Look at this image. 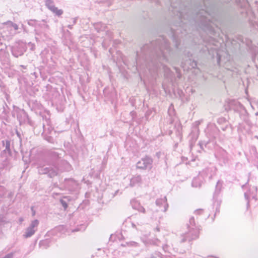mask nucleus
Segmentation results:
<instances>
[{
    "instance_id": "nucleus-1",
    "label": "nucleus",
    "mask_w": 258,
    "mask_h": 258,
    "mask_svg": "<svg viewBox=\"0 0 258 258\" xmlns=\"http://www.w3.org/2000/svg\"><path fill=\"white\" fill-rule=\"evenodd\" d=\"M172 51L167 40L160 37L155 41L144 45L140 52H137V65L143 64L152 73L162 69L166 77H169L171 71L164 62H169Z\"/></svg>"
},
{
    "instance_id": "nucleus-2",
    "label": "nucleus",
    "mask_w": 258,
    "mask_h": 258,
    "mask_svg": "<svg viewBox=\"0 0 258 258\" xmlns=\"http://www.w3.org/2000/svg\"><path fill=\"white\" fill-rule=\"evenodd\" d=\"M222 3H231L239 9L241 17L247 21L251 26L258 25V19L251 7L254 5L258 12V0H222Z\"/></svg>"
},
{
    "instance_id": "nucleus-3",
    "label": "nucleus",
    "mask_w": 258,
    "mask_h": 258,
    "mask_svg": "<svg viewBox=\"0 0 258 258\" xmlns=\"http://www.w3.org/2000/svg\"><path fill=\"white\" fill-rule=\"evenodd\" d=\"M216 14L213 12H210L207 8L206 10H201L196 14L194 17L196 23L205 31L213 32L214 26L217 27L215 23Z\"/></svg>"
},
{
    "instance_id": "nucleus-4",
    "label": "nucleus",
    "mask_w": 258,
    "mask_h": 258,
    "mask_svg": "<svg viewBox=\"0 0 258 258\" xmlns=\"http://www.w3.org/2000/svg\"><path fill=\"white\" fill-rule=\"evenodd\" d=\"M71 166L67 161L62 160L58 167L53 165L47 166H40L38 171L40 174H47L48 176L52 178L60 173L64 171H69L71 170Z\"/></svg>"
},
{
    "instance_id": "nucleus-5",
    "label": "nucleus",
    "mask_w": 258,
    "mask_h": 258,
    "mask_svg": "<svg viewBox=\"0 0 258 258\" xmlns=\"http://www.w3.org/2000/svg\"><path fill=\"white\" fill-rule=\"evenodd\" d=\"M188 232L182 234L181 242L186 241H190L198 238L199 233V228L196 225L195 218L192 217L189 220V224L187 225Z\"/></svg>"
},
{
    "instance_id": "nucleus-6",
    "label": "nucleus",
    "mask_w": 258,
    "mask_h": 258,
    "mask_svg": "<svg viewBox=\"0 0 258 258\" xmlns=\"http://www.w3.org/2000/svg\"><path fill=\"white\" fill-rule=\"evenodd\" d=\"M152 159L149 156H146L137 162V167L141 169H151L152 167Z\"/></svg>"
},
{
    "instance_id": "nucleus-7",
    "label": "nucleus",
    "mask_w": 258,
    "mask_h": 258,
    "mask_svg": "<svg viewBox=\"0 0 258 258\" xmlns=\"http://www.w3.org/2000/svg\"><path fill=\"white\" fill-rule=\"evenodd\" d=\"M61 185L65 189L73 191L77 188L78 182L73 178H66Z\"/></svg>"
},
{
    "instance_id": "nucleus-8",
    "label": "nucleus",
    "mask_w": 258,
    "mask_h": 258,
    "mask_svg": "<svg viewBox=\"0 0 258 258\" xmlns=\"http://www.w3.org/2000/svg\"><path fill=\"white\" fill-rule=\"evenodd\" d=\"M216 167L212 166L205 168L200 172V174L204 179L206 178H208L209 179H211L212 177L216 174Z\"/></svg>"
},
{
    "instance_id": "nucleus-9",
    "label": "nucleus",
    "mask_w": 258,
    "mask_h": 258,
    "mask_svg": "<svg viewBox=\"0 0 258 258\" xmlns=\"http://www.w3.org/2000/svg\"><path fill=\"white\" fill-rule=\"evenodd\" d=\"M197 66V61L192 60L190 58L187 59L185 62L182 61L181 67L184 71H188V70L194 69Z\"/></svg>"
},
{
    "instance_id": "nucleus-10",
    "label": "nucleus",
    "mask_w": 258,
    "mask_h": 258,
    "mask_svg": "<svg viewBox=\"0 0 258 258\" xmlns=\"http://www.w3.org/2000/svg\"><path fill=\"white\" fill-rule=\"evenodd\" d=\"M45 122L43 123V132L42 134H48L53 135L55 133L53 127L51 125V122L49 119H46Z\"/></svg>"
},
{
    "instance_id": "nucleus-11",
    "label": "nucleus",
    "mask_w": 258,
    "mask_h": 258,
    "mask_svg": "<svg viewBox=\"0 0 258 258\" xmlns=\"http://www.w3.org/2000/svg\"><path fill=\"white\" fill-rule=\"evenodd\" d=\"M163 249L165 252L172 254L173 252L177 250L176 247H174V244L171 241L168 240L167 243L163 245Z\"/></svg>"
},
{
    "instance_id": "nucleus-12",
    "label": "nucleus",
    "mask_w": 258,
    "mask_h": 258,
    "mask_svg": "<svg viewBox=\"0 0 258 258\" xmlns=\"http://www.w3.org/2000/svg\"><path fill=\"white\" fill-rule=\"evenodd\" d=\"M156 205L159 208H160L161 206H163V209H161V211L164 212H166L168 208V204L167 203V199L165 197L157 199L156 201Z\"/></svg>"
},
{
    "instance_id": "nucleus-13",
    "label": "nucleus",
    "mask_w": 258,
    "mask_h": 258,
    "mask_svg": "<svg viewBox=\"0 0 258 258\" xmlns=\"http://www.w3.org/2000/svg\"><path fill=\"white\" fill-rule=\"evenodd\" d=\"M252 190L253 191L252 193L251 194L250 191L245 192L244 193V197L245 200L247 201V208L249 206V199L252 198V199L256 200L255 199V194L257 191V188L255 186H253L252 187Z\"/></svg>"
},
{
    "instance_id": "nucleus-14",
    "label": "nucleus",
    "mask_w": 258,
    "mask_h": 258,
    "mask_svg": "<svg viewBox=\"0 0 258 258\" xmlns=\"http://www.w3.org/2000/svg\"><path fill=\"white\" fill-rule=\"evenodd\" d=\"M204 180V178H202V176L199 173V174L196 177H195L193 179L191 183L192 186L195 187H201L202 183H203Z\"/></svg>"
},
{
    "instance_id": "nucleus-15",
    "label": "nucleus",
    "mask_w": 258,
    "mask_h": 258,
    "mask_svg": "<svg viewBox=\"0 0 258 258\" xmlns=\"http://www.w3.org/2000/svg\"><path fill=\"white\" fill-rule=\"evenodd\" d=\"M131 203L133 209L138 210L139 212L145 213V209L137 201L133 200Z\"/></svg>"
},
{
    "instance_id": "nucleus-16",
    "label": "nucleus",
    "mask_w": 258,
    "mask_h": 258,
    "mask_svg": "<svg viewBox=\"0 0 258 258\" xmlns=\"http://www.w3.org/2000/svg\"><path fill=\"white\" fill-rule=\"evenodd\" d=\"M171 7L173 8L174 11H177L179 13V17L180 18L181 20L183 19L185 20V19H189L188 16H185L183 14V12L180 10L181 6H179V8H177L176 6H175L173 2H172L171 3Z\"/></svg>"
},
{
    "instance_id": "nucleus-17",
    "label": "nucleus",
    "mask_w": 258,
    "mask_h": 258,
    "mask_svg": "<svg viewBox=\"0 0 258 258\" xmlns=\"http://www.w3.org/2000/svg\"><path fill=\"white\" fill-rule=\"evenodd\" d=\"M142 177L140 175L133 176L130 180V186L132 187L139 185L142 183Z\"/></svg>"
},
{
    "instance_id": "nucleus-18",
    "label": "nucleus",
    "mask_w": 258,
    "mask_h": 258,
    "mask_svg": "<svg viewBox=\"0 0 258 258\" xmlns=\"http://www.w3.org/2000/svg\"><path fill=\"white\" fill-rule=\"evenodd\" d=\"M3 147L5 149L3 150V152L5 154H8L9 155H11V141L8 140H6L2 141Z\"/></svg>"
},
{
    "instance_id": "nucleus-19",
    "label": "nucleus",
    "mask_w": 258,
    "mask_h": 258,
    "mask_svg": "<svg viewBox=\"0 0 258 258\" xmlns=\"http://www.w3.org/2000/svg\"><path fill=\"white\" fill-rule=\"evenodd\" d=\"M27 118V115L24 110H20L17 114V119L20 123L24 122Z\"/></svg>"
},
{
    "instance_id": "nucleus-20",
    "label": "nucleus",
    "mask_w": 258,
    "mask_h": 258,
    "mask_svg": "<svg viewBox=\"0 0 258 258\" xmlns=\"http://www.w3.org/2000/svg\"><path fill=\"white\" fill-rule=\"evenodd\" d=\"M11 167L9 161L5 159L3 161H0V169L9 170Z\"/></svg>"
},
{
    "instance_id": "nucleus-21",
    "label": "nucleus",
    "mask_w": 258,
    "mask_h": 258,
    "mask_svg": "<svg viewBox=\"0 0 258 258\" xmlns=\"http://www.w3.org/2000/svg\"><path fill=\"white\" fill-rule=\"evenodd\" d=\"M94 28L98 32H99L105 31L106 26L101 22H98L94 24Z\"/></svg>"
},
{
    "instance_id": "nucleus-22",
    "label": "nucleus",
    "mask_w": 258,
    "mask_h": 258,
    "mask_svg": "<svg viewBox=\"0 0 258 258\" xmlns=\"http://www.w3.org/2000/svg\"><path fill=\"white\" fill-rule=\"evenodd\" d=\"M36 231L35 230L27 227L23 236L25 238H29L32 237Z\"/></svg>"
},
{
    "instance_id": "nucleus-23",
    "label": "nucleus",
    "mask_w": 258,
    "mask_h": 258,
    "mask_svg": "<svg viewBox=\"0 0 258 258\" xmlns=\"http://www.w3.org/2000/svg\"><path fill=\"white\" fill-rule=\"evenodd\" d=\"M5 209L4 210L5 212L4 214H0V225H4L5 224L8 223L9 221L8 219V218L6 216V213L5 212H7V208L5 207Z\"/></svg>"
},
{
    "instance_id": "nucleus-24",
    "label": "nucleus",
    "mask_w": 258,
    "mask_h": 258,
    "mask_svg": "<svg viewBox=\"0 0 258 258\" xmlns=\"http://www.w3.org/2000/svg\"><path fill=\"white\" fill-rule=\"evenodd\" d=\"M53 14L57 17H59L63 13V11L61 9H59L55 6L50 10Z\"/></svg>"
},
{
    "instance_id": "nucleus-25",
    "label": "nucleus",
    "mask_w": 258,
    "mask_h": 258,
    "mask_svg": "<svg viewBox=\"0 0 258 258\" xmlns=\"http://www.w3.org/2000/svg\"><path fill=\"white\" fill-rule=\"evenodd\" d=\"M39 224V221L38 220L35 219V220H32L31 222L30 225H29V226L28 227L30 228L31 229L35 230V231H37Z\"/></svg>"
},
{
    "instance_id": "nucleus-26",
    "label": "nucleus",
    "mask_w": 258,
    "mask_h": 258,
    "mask_svg": "<svg viewBox=\"0 0 258 258\" xmlns=\"http://www.w3.org/2000/svg\"><path fill=\"white\" fill-rule=\"evenodd\" d=\"M52 135H50L48 134H42V136L46 141L49 143H53L54 142V139Z\"/></svg>"
},
{
    "instance_id": "nucleus-27",
    "label": "nucleus",
    "mask_w": 258,
    "mask_h": 258,
    "mask_svg": "<svg viewBox=\"0 0 258 258\" xmlns=\"http://www.w3.org/2000/svg\"><path fill=\"white\" fill-rule=\"evenodd\" d=\"M27 24L30 26H33L35 28L38 27V26L40 25V23H38V22L36 20H29L27 22Z\"/></svg>"
},
{
    "instance_id": "nucleus-28",
    "label": "nucleus",
    "mask_w": 258,
    "mask_h": 258,
    "mask_svg": "<svg viewBox=\"0 0 258 258\" xmlns=\"http://www.w3.org/2000/svg\"><path fill=\"white\" fill-rule=\"evenodd\" d=\"M45 5L49 11L55 6L53 0H45Z\"/></svg>"
},
{
    "instance_id": "nucleus-29",
    "label": "nucleus",
    "mask_w": 258,
    "mask_h": 258,
    "mask_svg": "<svg viewBox=\"0 0 258 258\" xmlns=\"http://www.w3.org/2000/svg\"><path fill=\"white\" fill-rule=\"evenodd\" d=\"M240 116V118L243 119L247 124H249L248 116L245 111H244L243 113H241Z\"/></svg>"
},
{
    "instance_id": "nucleus-30",
    "label": "nucleus",
    "mask_w": 258,
    "mask_h": 258,
    "mask_svg": "<svg viewBox=\"0 0 258 258\" xmlns=\"http://www.w3.org/2000/svg\"><path fill=\"white\" fill-rule=\"evenodd\" d=\"M123 246H133V247H137L138 246L139 244L138 243L135 242V241H129V242H126L124 244H121Z\"/></svg>"
},
{
    "instance_id": "nucleus-31",
    "label": "nucleus",
    "mask_w": 258,
    "mask_h": 258,
    "mask_svg": "<svg viewBox=\"0 0 258 258\" xmlns=\"http://www.w3.org/2000/svg\"><path fill=\"white\" fill-rule=\"evenodd\" d=\"M13 55L16 57H18L19 56L22 55L23 54V51H17L16 48H14L12 51Z\"/></svg>"
},
{
    "instance_id": "nucleus-32",
    "label": "nucleus",
    "mask_w": 258,
    "mask_h": 258,
    "mask_svg": "<svg viewBox=\"0 0 258 258\" xmlns=\"http://www.w3.org/2000/svg\"><path fill=\"white\" fill-rule=\"evenodd\" d=\"M173 40L175 42V47L177 48H178V46L180 44V41L178 39V38H176V36L175 34L173 35Z\"/></svg>"
},
{
    "instance_id": "nucleus-33",
    "label": "nucleus",
    "mask_w": 258,
    "mask_h": 258,
    "mask_svg": "<svg viewBox=\"0 0 258 258\" xmlns=\"http://www.w3.org/2000/svg\"><path fill=\"white\" fill-rule=\"evenodd\" d=\"M215 53L216 54V57H217V61L218 64H220V62L221 60V55L217 50H215Z\"/></svg>"
},
{
    "instance_id": "nucleus-34",
    "label": "nucleus",
    "mask_w": 258,
    "mask_h": 258,
    "mask_svg": "<svg viewBox=\"0 0 258 258\" xmlns=\"http://www.w3.org/2000/svg\"><path fill=\"white\" fill-rule=\"evenodd\" d=\"M150 242L154 245H158L160 243V241L158 239H154L150 240Z\"/></svg>"
},
{
    "instance_id": "nucleus-35",
    "label": "nucleus",
    "mask_w": 258,
    "mask_h": 258,
    "mask_svg": "<svg viewBox=\"0 0 258 258\" xmlns=\"http://www.w3.org/2000/svg\"><path fill=\"white\" fill-rule=\"evenodd\" d=\"M42 22H44L45 23L44 24H41L40 23V25L38 26V27H41L42 28H43V29H48L49 26H48V25L47 24H46V21L44 20H43Z\"/></svg>"
},
{
    "instance_id": "nucleus-36",
    "label": "nucleus",
    "mask_w": 258,
    "mask_h": 258,
    "mask_svg": "<svg viewBox=\"0 0 258 258\" xmlns=\"http://www.w3.org/2000/svg\"><path fill=\"white\" fill-rule=\"evenodd\" d=\"M60 202L63 208L66 210L68 208V204L67 202L62 199L60 200Z\"/></svg>"
},
{
    "instance_id": "nucleus-37",
    "label": "nucleus",
    "mask_w": 258,
    "mask_h": 258,
    "mask_svg": "<svg viewBox=\"0 0 258 258\" xmlns=\"http://www.w3.org/2000/svg\"><path fill=\"white\" fill-rule=\"evenodd\" d=\"M222 186V183L220 181L218 180L217 182V184L216 186V190H219L220 189V188Z\"/></svg>"
},
{
    "instance_id": "nucleus-38",
    "label": "nucleus",
    "mask_w": 258,
    "mask_h": 258,
    "mask_svg": "<svg viewBox=\"0 0 258 258\" xmlns=\"http://www.w3.org/2000/svg\"><path fill=\"white\" fill-rule=\"evenodd\" d=\"M11 23H13V22H12V21H7V22H5V23H4V25H6V26H7V27L8 28H11V27H12V25H11Z\"/></svg>"
},
{
    "instance_id": "nucleus-39",
    "label": "nucleus",
    "mask_w": 258,
    "mask_h": 258,
    "mask_svg": "<svg viewBox=\"0 0 258 258\" xmlns=\"http://www.w3.org/2000/svg\"><path fill=\"white\" fill-rule=\"evenodd\" d=\"M174 69H175V70L176 71V72L177 73V77L179 79H180L181 78V73L179 72V70L178 68H174Z\"/></svg>"
},
{
    "instance_id": "nucleus-40",
    "label": "nucleus",
    "mask_w": 258,
    "mask_h": 258,
    "mask_svg": "<svg viewBox=\"0 0 258 258\" xmlns=\"http://www.w3.org/2000/svg\"><path fill=\"white\" fill-rule=\"evenodd\" d=\"M203 210L201 209H198V210L195 211V213L196 214H201L203 213Z\"/></svg>"
},
{
    "instance_id": "nucleus-41",
    "label": "nucleus",
    "mask_w": 258,
    "mask_h": 258,
    "mask_svg": "<svg viewBox=\"0 0 258 258\" xmlns=\"http://www.w3.org/2000/svg\"><path fill=\"white\" fill-rule=\"evenodd\" d=\"M12 25V27L14 28L15 30H17L19 28V27L17 24L15 23H11Z\"/></svg>"
},
{
    "instance_id": "nucleus-42",
    "label": "nucleus",
    "mask_w": 258,
    "mask_h": 258,
    "mask_svg": "<svg viewBox=\"0 0 258 258\" xmlns=\"http://www.w3.org/2000/svg\"><path fill=\"white\" fill-rule=\"evenodd\" d=\"M72 20V25L76 24L77 20V18H74L71 19Z\"/></svg>"
},
{
    "instance_id": "nucleus-43",
    "label": "nucleus",
    "mask_w": 258,
    "mask_h": 258,
    "mask_svg": "<svg viewBox=\"0 0 258 258\" xmlns=\"http://www.w3.org/2000/svg\"><path fill=\"white\" fill-rule=\"evenodd\" d=\"M136 114V112H134V111H131L130 112V114L132 115V116L133 117V118L134 117V116Z\"/></svg>"
},
{
    "instance_id": "nucleus-44",
    "label": "nucleus",
    "mask_w": 258,
    "mask_h": 258,
    "mask_svg": "<svg viewBox=\"0 0 258 258\" xmlns=\"http://www.w3.org/2000/svg\"><path fill=\"white\" fill-rule=\"evenodd\" d=\"M73 25H72V24H69V25H68V27L70 29H72L73 28Z\"/></svg>"
},
{
    "instance_id": "nucleus-45",
    "label": "nucleus",
    "mask_w": 258,
    "mask_h": 258,
    "mask_svg": "<svg viewBox=\"0 0 258 258\" xmlns=\"http://www.w3.org/2000/svg\"><path fill=\"white\" fill-rule=\"evenodd\" d=\"M19 222L21 223L24 221V219L22 217H21L19 218Z\"/></svg>"
},
{
    "instance_id": "nucleus-46",
    "label": "nucleus",
    "mask_w": 258,
    "mask_h": 258,
    "mask_svg": "<svg viewBox=\"0 0 258 258\" xmlns=\"http://www.w3.org/2000/svg\"><path fill=\"white\" fill-rule=\"evenodd\" d=\"M155 254L158 255V257H160V255H161V254L159 252H156Z\"/></svg>"
},
{
    "instance_id": "nucleus-47",
    "label": "nucleus",
    "mask_w": 258,
    "mask_h": 258,
    "mask_svg": "<svg viewBox=\"0 0 258 258\" xmlns=\"http://www.w3.org/2000/svg\"><path fill=\"white\" fill-rule=\"evenodd\" d=\"M132 227H133V228H136V224H135V223H132Z\"/></svg>"
},
{
    "instance_id": "nucleus-48",
    "label": "nucleus",
    "mask_w": 258,
    "mask_h": 258,
    "mask_svg": "<svg viewBox=\"0 0 258 258\" xmlns=\"http://www.w3.org/2000/svg\"><path fill=\"white\" fill-rule=\"evenodd\" d=\"M3 112H4L5 114H6L7 113V111H6V109H5V106H4V111H3Z\"/></svg>"
},
{
    "instance_id": "nucleus-49",
    "label": "nucleus",
    "mask_w": 258,
    "mask_h": 258,
    "mask_svg": "<svg viewBox=\"0 0 258 258\" xmlns=\"http://www.w3.org/2000/svg\"><path fill=\"white\" fill-rule=\"evenodd\" d=\"M199 145L200 146L201 148H202V146H203V143L202 142H199Z\"/></svg>"
},
{
    "instance_id": "nucleus-50",
    "label": "nucleus",
    "mask_w": 258,
    "mask_h": 258,
    "mask_svg": "<svg viewBox=\"0 0 258 258\" xmlns=\"http://www.w3.org/2000/svg\"><path fill=\"white\" fill-rule=\"evenodd\" d=\"M195 123L198 126L200 123V121H198L196 122Z\"/></svg>"
},
{
    "instance_id": "nucleus-51",
    "label": "nucleus",
    "mask_w": 258,
    "mask_h": 258,
    "mask_svg": "<svg viewBox=\"0 0 258 258\" xmlns=\"http://www.w3.org/2000/svg\"><path fill=\"white\" fill-rule=\"evenodd\" d=\"M20 67H22V68L24 69H26V66H23V65H21V66H20Z\"/></svg>"
},
{
    "instance_id": "nucleus-52",
    "label": "nucleus",
    "mask_w": 258,
    "mask_h": 258,
    "mask_svg": "<svg viewBox=\"0 0 258 258\" xmlns=\"http://www.w3.org/2000/svg\"><path fill=\"white\" fill-rule=\"evenodd\" d=\"M156 230H157V231H160L159 228H158V227H157V228H156Z\"/></svg>"
},
{
    "instance_id": "nucleus-53",
    "label": "nucleus",
    "mask_w": 258,
    "mask_h": 258,
    "mask_svg": "<svg viewBox=\"0 0 258 258\" xmlns=\"http://www.w3.org/2000/svg\"><path fill=\"white\" fill-rule=\"evenodd\" d=\"M227 126H227V125H226V126H225V128H222V130H223V131H224V130H225V128H226V127H227Z\"/></svg>"
},
{
    "instance_id": "nucleus-54",
    "label": "nucleus",
    "mask_w": 258,
    "mask_h": 258,
    "mask_svg": "<svg viewBox=\"0 0 258 258\" xmlns=\"http://www.w3.org/2000/svg\"><path fill=\"white\" fill-rule=\"evenodd\" d=\"M254 138H256V139H257L258 140V136H254Z\"/></svg>"
},
{
    "instance_id": "nucleus-55",
    "label": "nucleus",
    "mask_w": 258,
    "mask_h": 258,
    "mask_svg": "<svg viewBox=\"0 0 258 258\" xmlns=\"http://www.w3.org/2000/svg\"><path fill=\"white\" fill-rule=\"evenodd\" d=\"M207 49L208 50L209 53H210V51L209 50V47H207Z\"/></svg>"
},
{
    "instance_id": "nucleus-56",
    "label": "nucleus",
    "mask_w": 258,
    "mask_h": 258,
    "mask_svg": "<svg viewBox=\"0 0 258 258\" xmlns=\"http://www.w3.org/2000/svg\"><path fill=\"white\" fill-rule=\"evenodd\" d=\"M17 135L20 137V135L18 133H17Z\"/></svg>"
},
{
    "instance_id": "nucleus-57",
    "label": "nucleus",
    "mask_w": 258,
    "mask_h": 258,
    "mask_svg": "<svg viewBox=\"0 0 258 258\" xmlns=\"http://www.w3.org/2000/svg\"><path fill=\"white\" fill-rule=\"evenodd\" d=\"M151 258H156L154 256H152Z\"/></svg>"
},
{
    "instance_id": "nucleus-58",
    "label": "nucleus",
    "mask_w": 258,
    "mask_h": 258,
    "mask_svg": "<svg viewBox=\"0 0 258 258\" xmlns=\"http://www.w3.org/2000/svg\"><path fill=\"white\" fill-rule=\"evenodd\" d=\"M35 215V212H33V215Z\"/></svg>"
},
{
    "instance_id": "nucleus-59",
    "label": "nucleus",
    "mask_w": 258,
    "mask_h": 258,
    "mask_svg": "<svg viewBox=\"0 0 258 258\" xmlns=\"http://www.w3.org/2000/svg\"><path fill=\"white\" fill-rule=\"evenodd\" d=\"M5 106L6 107H8V105L6 104H5Z\"/></svg>"
},
{
    "instance_id": "nucleus-60",
    "label": "nucleus",
    "mask_w": 258,
    "mask_h": 258,
    "mask_svg": "<svg viewBox=\"0 0 258 258\" xmlns=\"http://www.w3.org/2000/svg\"><path fill=\"white\" fill-rule=\"evenodd\" d=\"M256 115L258 116V113H255Z\"/></svg>"
}]
</instances>
